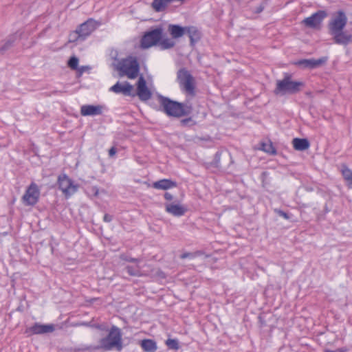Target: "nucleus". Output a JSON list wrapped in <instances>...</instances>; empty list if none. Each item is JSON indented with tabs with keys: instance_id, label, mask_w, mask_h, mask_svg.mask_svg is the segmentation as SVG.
Masks as SVG:
<instances>
[{
	"instance_id": "nucleus-45",
	"label": "nucleus",
	"mask_w": 352,
	"mask_h": 352,
	"mask_svg": "<svg viewBox=\"0 0 352 352\" xmlns=\"http://www.w3.org/2000/svg\"><path fill=\"white\" fill-rule=\"evenodd\" d=\"M258 319H259V321L261 324V327H263V325H265V322L264 321L262 320V318L261 316L258 317Z\"/></svg>"
},
{
	"instance_id": "nucleus-17",
	"label": "nucleus",
	"mask_w": 352,
	"mask_h": 352,
	"mask_svg": "<svg viewBox=\"0 0 352 352\" xmlns=\"http://www.w3.org/2000/svg\"><path fill=\"white\" fill-rule=\"evenodd\" d=\"M185 34H187L189 37L190 43L192 46L198 42L201 37V32L195 26L186 27Z\"/></svg>"
},
{
	"instance_id": "nucleus-28",
	"label": "nucleus",
	"mask_w": 352,
	"mask_h": 352,
	"mask_svg": "<svg viewBox=\"0 0 352 352\" xmlns=\"http://www.w3.org/2000/svg\"><path fill=\"white\" fill-rule=\"evenodd\" d=\"M342 173L343 175V177L348 183V186L350 188H352V170H350L349 168L345 166L342 170Z\"/></svg>"
},
{
	"instance_id": "nucleus-16",
	"label": "nucleus",
	"mask_w": 352,
	"mask_h": 352,
	"mask_svg": "<svg viewBox=\"0 0 352 352\" xmlns=\"http://www.w3.org/2000/svg\"><path fill=\"white\" fill-rule=\"evenodd\" d=\"M104 107L102 105L85 104L80 107V114L83 116H99L102 113Z\"/></svg>"
},
{
	"instance_id": "nucleus-3",
	"label": "nucleus",
	"mask_w": 352,
	"mask_h": 352,
	"mask_svg": "<svg viewBox=\"0 0 352 352\" xmlns=\"http://www.w3.org/2000/svg\"><path fill=\"white\" fill-rule=\"evenodd\" d=\"M122 348L121 330L114 325L111 327L108 335L100 339V346L98 347L103 351H111L116 349L118 351H121Z\"/></svg>"
},
{
	"instance_id": "nucleus-27",
	"label": "nucleus",
	"mask_w": 352,
	"mask_h": 352,
	"mask_svg": "<svg viewBox=\"0 0 352 352\" xmlns=\"http://www.w3.org/2000/svg\"><path fill=\"white\" fill-rule=\"evenodd\" d=\"M158 45L161 50H164L173 48L175 45V43L170 38H162Z\"/></svg>"
},
{
	"instance_id": "nucleus-50",
	"label": "nucleus",
	"mask_w": 352,
	"mask_h": 352,
	"mask_svg": "<svg viewBox=\"0 0 352 352\" xmlns=\"http://www.w3.org/2000/svg\"><path fill=\"white\" fill-rule=\"evenodd\" d=\"M54 94H57V93H60V91H54Z\"/></svg>"
},
{
	"instance_id": "nucleus-26",
	"label": "nucleus",
	"mask_w": 352,
	"mask_h": 352,
	"mask_svg": "<svg viewBox=\"0 0 352 352\" xmlns=\"http://www.w3.org/2000/svg\"><path fill=\"white\" fill-rule=\"evenodd\" d=\"M169 3H170L169 0H153L151 5L156 12H161L166 8Z\"/></svg>"
},
{
	"instance_id": "nucleus-30",
	"label": "nucleus",
	"mask_w": 352,
	"mask_h": 352,
	"mask_svg": "<svg viewBox=\"0 0 352 352\" xmlns=\"http://www.w3.org/2000/svg\"><path fill=\"white\" fill-rule=\"evenodd\" d=\"M127 273L132 276H140L141 272L138 266L133 267L130 265H127L125 267Z\"/></svg>"
},
{
	"instance_id": "nucleus-37",
	"label": "nucleus",
	"mask_w": 352,
	"mask_h": 352,
	"mask_svg": "<svg viewBox=\"0 0 352 352\" xmlns=\"http://www.w3.org/2000/svg\"><path fill=\"white\" fill-rule=\"evenodd\" d=\"M274 212L277 214L278 216L282 217L285 219H289L291 218V216L288 213L284 212L280 209H274Z\"/></svg>"
},
{
	"instance_id": "nucleus-9",
	"label": "nucleus",
	"mask_w": 352,
	"mask_h": 352,
	"mask_svg": "<svg viewBox=\"0 0 352 352\" xmlns=\"http://www.w3.org/2000/svg\"><path fill=\"white\" fill-rule=\"evenodd\" d=\"M39 197L40 190L38 186L34 182H32L27 188L22 197V201L25 206H34L38 201Z\"/></svg>"
},
{
	"instance_id": "nucleus-13",
	"label": "nucleus",
	"mask_w": 352,
	"mask_h": 352,
	"mask_svg": "<svg viewBox=\"0 0 352 352\" xmlns=\"http://www.w3.org/2000/svg\"><path fill=\"white\" fill-rule=\"evenodd\" d=\"M136 95L142 101H146L152 96L151 91L147 87L146 82L142 76H140L137 82Z\"/></svg>"
},
{
	"instance_id": "nucleus-8",
	"label": "nucleus",
	"mask_w": 352,
	"mask_h": 352,
	"mask_svg": "<svg viewBox=\"0 0 352 352\" xmlns=\"http://www.w3.org/2000/svg\"><path fill=\"white\" fill-rule=\"evenodd\" d=\"M347 23V17L342 10L336 12L328 24L329 33L343 30Z\"/></svg>"
},
{
	"instance_id": "nucleus-2",
	"label": "nucleus",
	"mask_w": 352,
	"mask_h": 352,
	"mask_svg": "<svg viewBox=\"0 0 352 352\" xmlns=\"http://www.w3.org/2000/svg\"><path fill=\"white\" fill-rule=\"evenodd\" d=\"M305 83L301 81L292 80V75L285 73L282 80L276 81V86L274 91L276 95L296 94L300 92Z\"/></svg>"
},
{
	"instance_id": "nucleus-47",
	"label": "nucleus",
	"mask_w": 352,
	"mask_h": 352,
	"mask_svg": "<svg viewBox=\"0 0 352 352\" xmlns=\"http://www.w3.org/2000/svg\"><path fill=\"white\" fill-rule=\"evenodd\" d=\"M94 190H95V195H96L98 194V189H97V188L94 187Z\"/></svg>"
},
{
	"instance_id": "nucleus-48",
	"label": "nucleus",
	"mask_w": 352,
	"mask_h": 352,
	"mask_svg": "<svg viewBox=\"0 0 352 352\" xmlns=\"http://www.w3.org/2000/svg\"><path fill=\"white\" fill-rule=\"evenodd\" d=\"M319 219H324L322 214H320L318 217Z\"/></svg>"
},
{
	"instance_id": "nucleus-42",
	"label": "nucleus",
	"mask_w": 352,
	"mask_h": 352,
	"mask_svg": "<svg viewBox=\"0 0 352 352\" xmlns=\"http://www.w3.org/2000/svg\"><path fill=\"white\" fill-rule=\"evenodd\" d=\"M164 198L168 201H171L173 199V196L170 193L166 192L164 194Z\"/></svg>"
},
{
	"instance_id": "nucleus-40",
	"label": "nucleus",
	"mask_w": 352,
	"mask_h": 352,
	"mask_svg": "<svg viewBox=\"0 0 352 352\" xmlns=\"http://www.w3.org/2000/svg\"><path fill=\"white\" fill-rule=\"evenodd\" d=\"M113 216L109 214H105L103 217V220L105 222L109 223L112 221Z\"/></svg>"
},
{
	"instance_id": "nucleus-43",
	"label": "nucleus",
	"mask_w": 352,
	"mask_h": 352,
	"mask_svg": "<svg viewBox=\"0 0 352 352\" xmlns=\"http://www.w3.org/2000/svg\"><path fill=\"white\" fill-rule=\"evenodd\" d=\"M330 210H331V208H329L328 207L327 204H326L324 205V214H323V215H324L325 214H327V213H328L329 212H330Z\"/></svg>"
},
{
	"instance_id": "nucleus-6",
	"label": "nucleus",
	"mask_w": 352,
	"mask_h": 352,
	"mask_svg": "<svg viewBox=\"0 0 352 352\" xmlns=\"http://www.w3.org/2000/svg\"><path fill=\"white\" fill-rule=\"evenodd\" d=\"M163 36V28L157 27L145 32L141 38L140 46L142 49H148L159 43Z\"/></svg>"
},
{
	"instance_id": "nucleus-41",
	"label": "nucleus",
	"mask_w": 352,
	"mask_h": 352,
	"mask_svg": "<svg viewBox=\"0 0 352 352\" xmlns=\"http://www.w3.org/2000/svg\"><path fill=\"white\" fill-rule=\"evenodd\" d=\"M87 69V67H85V66H82L80 67H78V76H81L82 74V73L85 71V69Z\"/></svg>"
},
{
	"instance_id": "nucleus-4",
	"label": "nucleus",
	"mask_w": 352,
	"mask_h": 352,
	"mask_svg": "<svg viewBox=\"0 0 352 352\" xmlns=\"http://www.w3.org/2000/svg\"><path fill=\"white\" fill-rule=\"evenodd\" d=\"M120 76H126L130 79L138 77L140 72V64L135 57L129 56L122 58L114 65Z\"/></svg>"
},
{
	"instance_id": "nucleus-35",
	"label": "nucleus",
	"mask_w": 352,
	"mask_h": 352,
	"mask_svg": "<svg viewBox=\"0 0 352 352\" xmlns=\"http://www.w3.org/2000/svg\"><path fill=\"white\" fill-rule=\"evenodd\" d=\"M221 152L220 151H218L215 153L214 156V159L211 163V164L214 166V167H219V165H220V160H221Z\"/></svg>"
},
{
	"instance_id": "nucleus-5",
	"label": "nucleus",
	"mask_w": 352,
	"mask_h": 352,
	"mask_svg": "<svg viewBox=\"0 0 352 352\" xmlns=\"http://www.w3.org/2000/svg\"><path fill=\"white\" fill-rule=\"evenodd\" d=\"M100 25V23L93 19H89L83 23L80 24L78 28L69 35V42L76 41L72 39V36L78 35V37H82V41H84L88 36H89Z\"/></svg>"
},
{
	"instance_id": "nucleus-46",
	"label": "nucleus",
	"mask_w": 352,
	"mask_h": 352,
	"mask_svg": "<svg viewBox=\"0 0 352 352\" xmlns=\"http://www.w3.org/2000/svg\"><path fill=\"white\" fill-rule=\"evenodd\" d=\"M72 39H75L76 38V41H77L78 39H81L82 40V37H78V34L76 35V36H72Z\"/></svg>"
},
{
	"instance_id": "nucleus-24",
	"label": "nucleus",
	"mask_w": 352,
	"mask_h": 352,
	"mask_svg": "<svg viewBox=\"0 0 352 352\" xmlns=\"http://www.w3.org/2000/svg\"><path fill=\"white\" fill-rule=\"evenodd\" d=\"M19 38L18 33L16 32L10 35L6 39L5 43L0 47V52L4 53L6 50L10 49L13 43Z\"/></svg>"
},
{
	"instance_id": "nucleus-22",
	"label": "nucleus",
	"mask_w": 352,
	"mask_h": 352,
	"mask_svg": "<svg viewBox=\"0 0 352 352\" xmlns=\"http://www.w3.org/2000/svg\"><path fill=\"white\" fill-rule=\"evenodd\" d=\"M140 346L146 352H155L157 349L156 342L151 339L142 340Z\"/></svg>"
},
{
	"instance_id": "nucleus-10",
	"label": "nucleus",
	"mask_w": 352,
	"mask_h": 352,
	"mask_svg": "<svg viewBox=\"0 0 352 352\" xmlns=\"http://www.w3.org/2000/svg\"><path fill=\"white\" fill-rule=\"evenodd\" d=\"M327 16V12L324 10H318L314 13L311 16L305 18L302 23L306 27L316 29L319 28L322 20Z\"/></svg>"
},
{
	"instance_id": "nucleus-14",
	"label": "nucleus",
	"mask_w": 352,
	"mask_h": 352,
	"mask_svg": "<svg viewBox=\"0 0 352 352\" xmlns=\"http://www.w3.org/2000/svg\"><path fill=\"white\" fill-rule=\"evenodd\" d=\"M109 91L116 94H122L126 96H135V94L133 93V86L127 81H125L123 83L117 82L114 85L110 87Z\"/></svg>"
},
{
	"instance_id": "nucleus-19",
	"label": "nucleus",
	"mask_w": 352,
	"mask_h": 352,
	"mask_svg": "<svg viewBox=\"0 0 352 352\" xmlns=\"http://www.w3.org/2000/svg\"><path fill=\"white\" fill-rule=\"evenodd\" d=\"M152 186L155 189L168 190L177 186V183L171 179H163L153 183Z\"/></svg>"
},
{
	"instance_id": "nucleus-34",
	"label": "nucleus",
	"mask_w": 352,
	"mask_h": 352,
	"mask_svg": "<svg viewBox=\"0 0 352 352\" xmlns=\"http://www.w3.org/2000/svg\"><path fill=\"white\" fill-rule=\"evenodd\" d=\"M203 253L201 251H197L195 252H185L182 254L180 255V258L182 259H185V258H194L198 256H200Z\"/></svg>"
},
{
	"instance_id": "nucleus-51",
	"label": "nucleus",
	"mask_w": 352,
	"mask_h": 352,
	"mask_svg": "<svg viewBox=\"0 0 352 352\" xmlns=\"http://www.w3.org/2000/svg\"><path fill=\"white\" fill-rule=\"evenodd\" d=\"M83 324L85 326H89V324L87 323H84Z\"/></svg>"
},
{
	"instance_id": "nucleus-44",
	"label": "nucleus",
	"mask_w": 352,
	"mask_h": 352,
	"mask_svg": "<svg viewBox=\"0 0 352 352\" xmlns=\"http://www.w3.org/2000/svg\"><path fill=\"white\" fill-rule=\"evenodd\" d=\"M263 9H264V7L262 5H261L256 8L255 12L260 13L263 10Z\"/></svg>"
},
{
	"instance_id": "nucleus-21",
	"label": "nucleus",
	"mask_w": 352,
	"mask_h": 352,
	"mask_svg": "<svg viewBox=\"0 0 352 352\" xmlns=\"http://www.w3.org/2000/svg\"><path fill=\"white\" fill-rule=\"evenodd\" d=\"M294 148L297 151H305L309 146V142L305 138H294L292 141Z\"/></svg>"
},
{
	"instance_id": "nucleus-32",
	"label": "nucleus",
	"mask_w": 352,
	"mask_h": 352,
	"mask_svg": "<svg viewBox=\"0 0 352 352\" xmlns=\"http://www.w3.org/2000/svg\"><path fill=\"white\" fill-rule=\"evenodd\" d=\"M180 125L183 127L192 126L196 124V122L194 121L191 117H188L182 119L179 121Z\"/></svg>"
},
{
	"instance_id": "nucleus-11",
	"label": "nucleus",
	"mask_w": 352,
	"mask_h": 352,
	"mask_svg": "<svg viewBox=\"0 0 352 352\" xmlns=\"http://www.w3.org/2000/svg\"><path fill=\"white\" fill-rule=\"evenodd\" d=\"M334 43L346 46L352 43V34L343 30L329 33Z\"/></svg>"
},
{
	"instance_id": "nucleus-15",
	"label": "nucleus",
	"mask_w": 352,
	"mask_h": 352,
	"mask_svg": "<svg viewBox=\"0 0 352 352\" xmlns=\"http://www.w3.org/2000/svg\"><path fill=\"white\" fill-rule=\"evenodd\" d=\"M55 330V326L53 324H42L35 322L32 327L26 329V333L31 334H44L52 333Z\"/></svg>"
},
{
	"instance_id": "nucleus-7",
	"label": "nucleus",
	"mask_w": 352,
	"mask_h": 352,
	"mask_svg": "<svg viewBox=\"0 0 352 352\" xmlns=\"http://www.w3.org/2000/svg\"><path fill=\"white\" fill-rule=\"evenodd\" d=\"M57 183L59 189L66 198L71 197L77 192L78 186L74 184L73 181L66 175L61 174L58 177Z\"/></svg>"
},
{
	"instance_id": "nucleus-33",
	"label": "nucleus",
	"mask_w": 352,
	"mask_h": 352,
	"mask_svg": "<svg viewBox=\"0 0 352 352\" xmlns=\"http://www.w3.org/2000/svg\"><path fill=\"white\" fill-rule=\"evenodd\" d=\"M68 66L73 70H77L78 67V58L76 56H72L68 60Z\"/></svg>"
},
{
	"instance_id": "nucleus-49",
	"label": "nucleus",
	"mask_w": 352,
	"mask_h": 352,
	"mask_svg": "<svg viewBox=\"0 0 352 352\" xmlns=\"http://www.w3.org/2000/svg\"><path fill=\"white\" fill-rule=\"evenodd\" d=\"M96 328H98V329H101V328H100V325H98H98H96Z\"/></svg>"
},
{
	"instance_id": "nucleus-23",
	"label": "nucleus",
	"mask_w": 352,
	"mask_h": 352,
	"mask_svg": "<svg viewBox=\"0 0 352 352\" xmlns=\"http://www.w3.org/2000/svg\"><path fill=\"white\" fill-rule=\"evenodd\" d=\"M180 87L186 93L190 95H195V80L194 78H192L190 80H187L179 84Z\"/></svg>"
},
{
	"instance_id": "nucleus-31",
	"label": "nucleus",
	"mask_w": 352,
	"mask_h": 352,
	"mask_svg": "<svg viewBox=\"0 0 352 352\" xmlns=\"http://www.w3.org/2000/svg\"><path fill=\"white\" fill-rule=\"evenodd\" d=\"M166 344L169 349L177 350L179 348V342L177 339L168 338L166 340Z\"/></svg>"
},
{
	"instance_id": "nucleus-12",
	"label": "nucleus",
	"mask_w": 352,
	"mask_h": 352,
	"mask_svg": "<svg viewBox=\"0 0 352 352\" xmlns=\"http://www.w3.org/2000/svg\"><path fill=\"white\" fill-rule=\"evenodd\" d=\"M327 60V57H322L318 59H301L296 61L294 64L302 69H314L324 64Z\"/></svg>"
},
{
	"instance_id": "nucleus-39",
	"label": "nucleus",
	"mask_w": 352,
	"mask_h": 352,
	"mask_svg": "<svg viewBox=\"0 0 352 352\" xmlns=\"http://www.w3.org/2000/svg\"><path fill=\"white\" fill-rule=\"evenodd\" d=\"M347 351V349L346 348H338V349H336V350H330V349H327L325 351V352H346Z\"/></svg>"
},
{
	"instance_id": "nucleus-18",
	"label": "nucleus",
	"mask_w": 352,
	"mask_h": 352,
	"mask_svg": "<svg viewBox=\"0 0 352 352\" xmlns=\"http://www.w3.org/2000/svg\"><path fill=\"white\" fill-rule=\"evenodd\" d=\"M166 211L175 217H181L185 214L187 209L182 205L174 204H166L165 205Z\"/></svg>"
},
{
	"instance_id": "nucleus-20",
	"label": "nucleus",
	"mask_w": 352,
	"mask_h": 352,
	"mask_svg": "<svg viewBox=\"0 0 352 352\" xmlns=\"http://www.w3.org/2000/svg\"><path fill=\"white\" fill-rule=\"evenodd\" d=\"M168 30L173 38H178L185 34L186 27L170 24L168 25Z\"/></svg>"
},
{
	"instance_id": "nucleus-25",
	"label": "nucleus",
	"mask_w": 352,
	"mask_h": 352,
	"mask_svg": "<svg viewBox=\"0 0 352 352\" xmlns=\"http://www.w3.org/2000/svg\"><path fill=\"white\" fill-rule=\"evenodd\" d=\"M177 78L179 84H180L187 80H190L193 77L186 69L182 68L177 72Z\"/></svg>"
},
{
	"instance_id": "nucleus-1",
	"label": "nucleus",
	"mask_w": 352,
	"mask_h": 352,
	"mask_svg": "<svg viewBox=\"0 0 352 352\" xmlns=\"http://www.w3.org/2000/svg\"><path fill=\"white\" fill-rule=\"evenodd\" d=\"M160 110L169 117L182 118L189 116L192 112V107L188 102H179L168 97L159 95Z\"/></svg>"
},
{
	"instance_id": "nucleus-38",
	"label": "nucleus",
	"mask_w": 352,
	"mask_h": 352,
	"mask_svg": "<svg viewBox=\"0 0 352 352\" xmlns=\"http://www.w3.org/2000/svg\"><path fill=\"white\" fill-rule=\"evenodd\" d=\"M117 153V149L116 147L114 146H112L109 150V156L110 157H113Z\"/></svg>"
},
{
	"instance_id": "nucleus-36",
	"label": "nucleus",
	"mask_w": 352,
	"mask_h": 352,
	"mask_svg": "<svg viewBox=\"0 0 352 352\" xmlns=\"http://www.w3.org/2000/svg\"><path fill=\"white\" fill-rule=\"evenodd\" d=\"M120 258L121 260L131 263H139L140 261L139 258H132L126 254H121Z\"/></svg>"
},
{
	"instance_id": "nucleus-29",
	"label": "nucleus",
	"mask_w": 352,
	"mask_h": 352,
	"mask_svg": "<svg viewBox=\"0 0 352 352\" xmlns=\"http://www.w3.org/2000/svg\"><path fill=\"white\" fill-rule=\"evenodd\" d=\"M261 149L267 153L271 155H276V150L274 147L272 143L271 142L268 143H262L261 144Z\"/></svg>"
}]
</instances>
